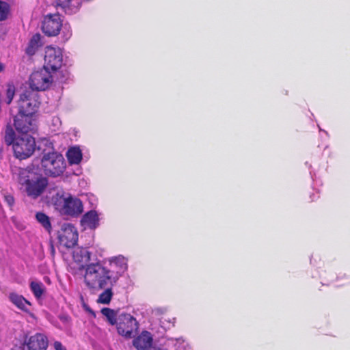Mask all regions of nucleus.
Listing matches in <instances>:
<instances>
[{"label": "nucleus", "mask_w": 350, "mask_h": 350, "mask_svg": "<svg viewBox=\"0 0 350 350\" xmlns=\"http://www.w3.org/2000/svg\"><path fill=\"white\" fill-rule=\"evenodd\" d=\"M40 102L38 94L33 90H26L21 94L18 100V113L14 118V126L20 133H28L36 130V112Z\"/></svg>", "instance_id": "nucleus-1"}, {"label": "nucleus", "mask_w": 350, "mask_h": 350, "mask_svg": "<svg viewBox=\"0 0 350 350\" xmlns=\"http://www.w3.org/2000/svg\"><path fill=\"white\" fill-rule=\"evenodd\" d=\"M17 179L21 189L31 199L36 200L46 191L49 180L46 177L38 173L33 168H19L17 170Z\"/></svg>", "instance_id": "nucleus-2"}, {"label": "nucleus", "mask_w": 350, "mask_h": 350, "mask_svg": "<svg viewBox=\"0 0 350 350\" xmlns=\"http://www.w3.org/2000/svg\"><path fill=\"white\" fill-rule=\"evenodd\" d=\"M83 283L85 287L92 292L99 291L107 286L116 285L108 272L107 267L99 260L89 263L85 266Z\"/></svg>", "instance_id": "nucleus-3"}, {"label": "nucleus", "mask_w": 350, "mask_h": 350, "mask_svg": "<svg viewBox=\"0 0 350 350\" xmlns=\"http://www.w3.org/2000/svg\"><path fill=\"white\" fill-rule=\"evenodd\" d=\"M42 143L48 146L49 150L51 149L48 152H44L41 160V165L45 174L53 177L59 176L66 169L64 158L62 154L54 151L53 144L48 139H42Z\"/></svg>", "instance_id": "nucleus-4"}, {"label": "nucleus", "mask_w": 350, "mask_h": 350, "mask_svg": "<svg viewBox=\"0 0 350 350\" xmlns=\"http://www.w3.org/2000/svg\"><path fill=\"white\" fill-rule=\"evenodd\" d=\"M53 203L62 215L77 216L83 212L81 201L63 190H58L52 198Z\"/></svg>", "instance_id": "nucleus-5"}, {"label": "nucleus", "mask_w": 350, "mask_h": 350, "mask_svg": "<svg viewBox=\"0 0 350 350\" xmlns=\"http://www.w3.org/2000/svg\"><path fill=\"white\" fill-rule=\"evenodd\" d=\"M108 272L116 284L128 269V259L122 255L111 256L105 260Z\"/></svg>", "instance_id": "nucleus-6"}, {"label": "nucleus", "mask_w": 350, "mask_h": 350, "mask_svg": "<svg viewBox=\"0 0 350 350\" xmlns=\"http://www.w3.org/2000/svg\"><path fill=\"white\" fill-rule=\"evenodd\" d=\"M21 137L16 139L13 145V150L15 156L20 159H24L30 157L36 149L35 139L24 133Z\"/></svg>", "instance_id": "nucleus-7"}, {"label": "nucleus", "mask_w": 350, "mask_h": 350, "mask_svg": "<svg viewBox=\"0 0 350 350\" xmlns=\"http://www.w3.org/2000/svg\"><path fill=\"white\" fill-rule=\"evenodd\" d=\"M53 81V72L43 67L31 75L29 78L31 90L44 91L51 85Z\"/></svg>", "instance_id": "nucleus-8"}, {"label": "nucleus", "mask_w": 350, "mask_h": 350, "mask_svg": "<svg viewBox=\"0 0 350 350\" xmlns=\"http://www.w3.org/2000/svg\"><path fill=\"white\" fill-rule=\"evenodd\" d=\"M44 63L43 67L53 73L64 65L63 51L59 47L48 46L45 48Z\"/></svg>", "instance_id": "nucleus-9"}, {"label": "nucleus", "mask_w": 350, "mask_h": 350, "mask_svg": "<svg viewBox=\"0 0 350 350\" xmlns=\"http://www.w3.org/2000/svg\"><path fill=\"white\" fill-rule=\"evenodd\" d=\"M116 327L120 335L130 338L133 333L137 330L138 323L130 314L122 313L117 319Z\"/></svg>", "instance_id": "nucleus-10"}, {"label": "nucleus", "mask_w": 350, "mask_h": 350, "mask_svg": "<svg viewBox=\"0 0 350 350\" xmlns=\"http://www.w3.org/2000/svg\"><path fill=\"white\" fill-rule=\"evenodd\" d=\"M62 21L57 14H50L44 16L42 22V31L48 36H57L59 31Z\"/></svg>", "instance_id": "nucleus-11"}, {"label": "nucleus", "mask_w": 350, "mask_h": 350, "mask_svg": "<svg viewBox=\"0 0 350 350\" xmlns=\"http://www.w3.org/2000/svg\"><path fill=\"white\" fill-rule=\"evenodd\" d=\"M59 236V241L66 247H72L78 241V232L76 228L70 224H64Z\"/></svg>", "instance_id": "nucleus-12"}, {"label": "nucleus", "mask_w": 350, "mask_h": 350, "mask_svg": "<svg viewBox=\"0 0 350 350\" xmlns=\"http://www.w3.org/2000/svg\"><path fill=\"white\" fill-rule=\"evenodd\" d=\"M27 350H46L49 346L48 337L42 333H36L25 340Z\"/></svg>", "instance_id": "nucleus-13"}, {"label": "nucleus", "mask_w": 350, "mask_h": 350, "mask_svg": "<svg viewBox=\"0 0 350 350\" xmlns=\"http://www.w3.org/2000/svg\"><path fill=\"white\" fill-rule=\"evenodd\" d=\"M72 258L81 268L85 269V266L91 263V252L86 248L77 247L72 252Z\"/></svg>", "instance_id": "nucleus-14"}, {"label": "nucleus", "mask_w": 350, "mask_h": 350, "mask_svg": "<svg viewBox=\"0 0 350 350\" xmlns=\"http://www.w3.org/2000/svg\"><path fill=\"white\" fill-rule=\"evenodd\" d=\"M152 342L151 334L147 331H144L133 340V346L137 350H145L149 348Z\"/></svg>", "instance_id": "nucleus-15"}, {"label": "nucleus", "mask_w": 350, "mask_h": 350, "mask_svg": "<svg viewBox=\"0 0 350 350\" xmlns=\"http://www.w3.org/2000/svg\"><path fill=\"white\" fill-rule=\"evenodd\" d=\"M57 7H60L66 14H73L76 13L81 2L80 0H55Z\"/></svg>", "instance_id": "nucleus-16"}, {"label": "nucleus", "mask_w": 350, "mask_h": 350, "mask_svg": "<svg viewBox=\"0 0 350 350\" xmlns=\"http://www.w3.org/2000/svg\"><path fill=\"white\" fill-rule=\"evenodd\" d=\"M98 215L95 211H90L86 213L81 220V226L84 229H95L98 226Z\"/></svg>", "instance_id": "nucleus-17"}, {"label": "nucleus", "mask_w": 350, "mask_h": 350, "mask_svg": "<svg viewBox=\"0 0 350 350\" xmlns=\"http://www.w3.org/2000/svg\"><path fill=\"white\" fill-rule=\"evenodd\" d=\"M66 157L69 164L79 165L83 159L82 150L78 146L70 147L66 152Z\"/></svg>", "instance_id": "nucleus-18"}, {"label": "nucleus", "mask_w": 350, "mask_h": 350, "mask_svg": "<svg viewBox=\"0 0 350 350\" xmlns=\"http://www.w3.org/2000/svg\"><path fill=\"white\" fill-rule=\"evenodd\" d=\"M10 301L19 309L27 312L31 303L22 295L12 293L10 295Z\"/></svg>", "instance_id": "nucleus-19"}, {"label": "nucleus", "mask_w": 350, "mask_h": 350, "mask_svg": "<svg viewBox=\"0 0 350 350\" xmlns=\"http://www.w3.org/2000/svg\"><path fill=\"white\" fill-rule=\"evenodd\" d=\"M41 45V36L38 33L33 35L26 49L27 54L29 55H34Z\"/></svg>", "instance_id": "nucleus-20"}, {"label": "nucleus", "mask_w": 350, "mask_h": 350, "mask_svg": "<svg viewBox=\"0 0 350 350\" xmlns=\"http://www.w3.org/2000/svg\"><path fill=\"white\" fill-rule=\"evenodd\" d=\"M30 289L35 297L38 299H40L44 293L45 287L40 282L31 281L30 283Z\"/></svg>", "instance_id": "nucleus-21"}, {"label": "nucleus", "mask_w": 350, "mask_h": 350, "mask_svg": "<svg viewBox=\"0 0 350 350\" xmlns=\"http://www.w3.org/2000/svg\"><path fill=\"white\" fill-rule=\"evenodd\" d=\"M36 219L38 222L49 232L51 230V224L50 218L42 212H38L36 214Z\"/></svg>", "instance_id": "nucleus-22"}, {"label": "nucleus", "mask_w": 350, "mask_h": 350, "mask_svg": "<svg viewBox=\"0 0 350 350\" xmlns=\"http://www.w3.org/2000/svg\"><path fill=\"white\" fill-rule=\"evenodd\" d=\"M113 286H107L104 288V291L99 295L98 302L103 304H108L113 296L112 288Z\"/></svg>", "instance_id": "nucleus-23"}, {"label": "nucleus", "mask_w": 350, "mask_h": 350, "mask_svg": "<svg viewBox=\"0 0 350 350\" xmlns=\"http://www.w3.org/2000/svg\"><path fill=\"white\" fill-rule=\"evenodd\" d=\"M60 31L61 38L64 42L68 41L72 37V31L69 23H62Z\"/></svg>", "instance_id": "nucleus-24"}, {"label": "nucleus", "mask_w": 350, "mask_h": 350, "mask_svg": "<svg viewBox=\"0 0 350 350\" xmlns=\"http://www.w3.org/2000/svg\"><path fill=\"white\" fill-rule=\"evenodd\" d=\"M101 313L107 319L108 321L111 325L116 324L117 323V319H116V314L115 312L108 308H103L101 310Z\"/></svg>", "instance_id": "nucleus-25"}, {"label": "nucleus", "mask_w": 350, "mask_h": 350, "mask_svg": "<svg viewBox=\"0 0 350 350\" xmlns=\"http://www.w3.org/2000/svg\"><path fill=\"white\" fill-rule=\"evenodd\" d=\"M11 16L10 5L1 1V21L8 19Z\"/></svg>", "instance_id": "nucleus-26"}, {"label": "nucleus", "mask_w": 350, "mask_h": 350, "mask_svg": "<svg viewBox=\"0 0 350 350\" xmlns=\"http://www.w3.org/2000/svg\"><path fill=\"white\" fill-rule=\"evenodd\" d=\"M15 94V87L12 84H8L6 90V96L5 98V102L7 104H10Z\"/></svg>", "instance_id": "nucleus-27"}, {"label": "nucleus", "mask_w": 350, "mask_h": 350, "mask_svg": "<svg viewBox=\"0 0 350 350\" xmlns=\"http://www.w3.org/2000/svg\"><path fill=\"white\" fill-rule=\"evenodd\" d=\"M16 138H15V133H14V131L12 129H7L6 133H5V142L7 143V144L8 145L12 144V146H13L14 143L16 141Z\"/></svg>", "instance_id": "nucleus-28"}, {"label": "nucleus", "mask_w": 350, "mask_h": 350, "mask_svg": "<svg viewBox=\"0 0 350 350\" xmlns=\"http://www.w3.org/2000/svg\"><path fill=\"white\" fill-rule=\"evenodd\" d=\"M52 124L54 125L55 127L58 129L62 124L60 118L57 116L53 117L52 118Z\"/></svg>", "instance_id": "nucleus-29"}, {"label": "nucleus", "mask_w": 350, "mask_h": 350, "mask_svg": "<svg viewBox=\"0 0 350 350\" xmlns=\"http://www.w3.org/2000/svg\"><path fill=\"white\" fill-rule=\"evenodd\" d=\"M5 201L8 203V204L11 206L13 205L14 202V198L11 196H5Z\"/></svg>", "instance_id": "nucleus-30"}, {"label": "nucleus", "mask_w": 350, "mask_h": 350, "mask_svg": "<svg viewBox=\"0 0 350 350\" xmlns=\"http://www.w3.org/2000/svg\"><path fill=\"white\" fill-rule=\"evenodd\" d=\"M54 348L55 350H66V348L59 341L54 342Z\"/></svg>", "instance_id": "nucleus-31"}, {"label": "nucleus", "mask_w": 350, "mask_h": 350, "mask_svg": "<svg viewBox=\"0 0 350 350\" xmlns=\"http://www.w3.org/2000/svg\"><path fill=\"white\" fill-rule=\"evenodd\" d=\"M83 306H84V308H85V310L86 311H88V312H90V314H94V311H93V310H92V309H91L88 306H87V305L84 304V305H83Z\"/></svg>", "instance_id": "nucleus-32"}, {"label": "nucleus", "mask_w": 350, "mask_h": 350, "mask_svg": "<svg viewBox=\"0 0 350 350\" xmlns=\"http://www.w3.org/2000/svg\"><path fill=\"white\" fill-rule=\"evenodd\" d=\"M22 122H23V125H24V124H27V122L26 121H23Z\"/></svg>", "instance_id": "nucleus-33"}, {"label": "nucleus", "mask_w": 350, "mask_h": 350, "mask_svg": "<svg viewBox=\"0 0 350 350\" xmlns=\"http://www.w3.org/2000/svg\"><path fill=\"white\" fill-rule=\"evenodd\" d=\"M323 132H324L326 135H327V132H326V131H323Z\"/></svg>", "instance_id": "nucleus-34"}]
</instances>
